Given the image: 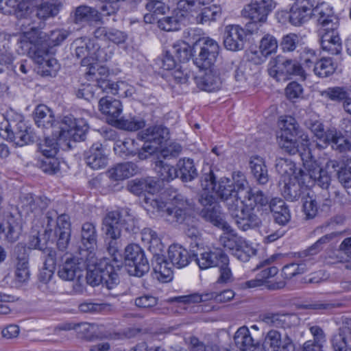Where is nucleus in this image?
I'll return each instance as SVG.
<instances>
[{"instance_id":"nucleus-41","label":"nucleus","mask_w":351,"mask_h":351,"mask_svg":"<svg viewBox=\"0 0 351 351\" xmlns=\"http://www.w3.org/2000/svg\"><path fill=\"white\" fill-rule=\"evenodd\" d=\"M168 257L171 264L178 268L186 267L194 258L186 249L178 245H172L169 247Z\"/></svg>"},{"instance_id":"nucleus-46","label":"nucleus","mask_w":351,"mask_h":351,"mask_svg":"<svg viewBox=\"0 0 351 351\" xmlns=\"http://www.w3.org/2000/svg\"><path fill=\"white\" fill-rule=\"evenodd\" d=\"M97 234L96 227L93 223L86 222L82 226L81 240L86 252L90 251V254L97 246Z\"/></svg>"},{"instance_id":"nucleus-51","label":"nucleus","mask_w":351,"mask_h":351,"mask_svg":"<svg viewBox=\"0 0 351 351\" xmlns=\"http://www.w3.org/2000/svg\"><path fill=\"white\" fill-rule=\"evenodd\" d=\"M21 232L22 226L20 222L13 216H10L4 224L1 233L4 234L5 240L7 242L13 243L19 239Z\"/></svg>"},{"instance_id":"nucleus-22","label":"nucleus","mask_w":351,"mask_h":351,"mask_svg":"<svg viewBox=\"0 0 351 351\" xmlns=\"http://www.w3.org/2000/svg\"><path fill=\"white\" fill-rule=\"evenodd\" d=\"M83 262V258L66 257L64 262L59 265L58 276L66 281H73L76 278H80L82 275Z\"/></svg>"},{"instance_id":"nucleus-19","label":"nucleus","mask_w":351,"mask_h":351,"mask_svg":"<svg viewBox=\"0 0 351 351\" xmlns=\"http://www.w3.org/2000/svg\"><path fill=\"white\" fill-rule=\"evenodd\" d=\"M274 0H251L242 11L243 16L255 21L265 22L268 15L276 8Z\"/></svg>"},{"instance_id":"nucleus-52","label":"nucleus","mask_w":351,"mask_h":351,"mask_svg":"<svg viewBox=\"0 0 351 351\" xmlns=\"http://www.w3.org/2000/svg\"><path fill=\"white\" fill-rule=\"evenodd\" d=\"M221 15V9L219 6L213 5L212 6L201 8V10L193 16L195 17L197 23H206L215 21L219 19Z\"/></svg>"},{"instance_id":"nucleus-60","label":"nucleus","mask_w":351,"mask_h":351,"mask_svg":"<svg viewBox=\"0 0 351 351\" xmlns=\"http://www.w3.org/2000/svg\"><path fill=\"white\" fill-rule=\"evenodd\" d=\"M258 49L261 50V52L269 56L276 53L278 49L277 40L274 36L267 34L261 38Z\"/></svg>"},{"instance_id":"nucleus-14","label":"nucleus","mask_w":351,"mask_h":351,"mask_svg":"<svg viewBox=\"0 0 351 351\" xmlns=\"http://www.w3.org/2000/svg\"><path fill=\"white\" fill-rule=\"evenodd\" d=\"M199 202L204 207L200 215L205 220L224 231H231V226L223 219L221 207L211 193L204 191L200 195Z\"/></svg>"},{"instance_id":"nucleus-61","label":"nucleus","mask_w":351,"mask_h":351,"mask_svg":"<svg viewBox=\"0 0 351 351\" xmlns=\"http://www.w3.org/2000/svg\"><path fill=\"white\" fill-rule=\"evenodd\" d=\"M79 310L85 313H98L110 311L111 305L108 303L84 302L79 305Z\"/></svg>"},{"instance_id":"nucleus-50","label":"nucleus","mask_w":351,"mask_h":351,"mask_svg":"<svg viewBox=\"0 0 351 351\" xmlns=\"http://www.w3.org/2000/svg\"><path fill=\"white\" fill-rule=\"evenodd\" d=\"M234 343L240 351L250 350L255 345L247 327H240L234 336Z\"/></svg>"},{"instance_id":"nucleus-18","label":"nucleus","mask_w":351,"mask_h":351,"mask_svg":"<svg viewBox=\"0 0 351 351\" xmlns=\"http://www.w3.org/2000/svg\"><path fill=\"white\" fill-rule=\"evenodd\" d=\"M12 260L14 267V279L21 284L29 280V254L23 243H18L14 247Z\"/></svg>"},{"instance_id":"nucleus-2","label":"nucleus","mask_w":351,"mask_h":351,"mask_svg":"<svg viewBox=\"0 0 351 351\" xmlns=\"http://www.w3.org/2000/svg\"><path fill=\"white\" fill-rule=\"evenodd\" d=\"M34 114L38 125L45 128L51 126L54 136L60 141H83L88 130L84 119H76L72 116H65L60 122L54 124L52 112L45 105H38L35 109Z\"/></svg>"},{"instance_id":"nucleus-49","label":"nucleus","mask_w":351,"mask_h":351,"mask_svg":"<svg viewBox=\"0 0 351 351\" xmlns=\"http://www.w3.org/2000/svg\"><path fill=\"white\" fill-rule=\"evenodd\" d=\"M178 176L184 182H190L197 177V171L194 162L190 158L179 160L176 165Z\"/></svg>"},{"instance_id":"nucleus-40","label":"nucleus","mask_w":351,"mask_h":351,"mask_svg":"<svg viewBox=\"0 0 351 351\" xmlns=\"http://www.w3.org/2000/svg\"><path fill=\"white\" fill-rule=\"evenodd\" d=\"M289 19L292 25L300 26L312 19V9L302 1H297L291 8Z\"/></svg>"},{"instance_id":"nucleus-13","label":"nucleus","mask_w":351,"mask_h":351,"mask_svg":"<svg viewBox=\"0 0 351 351\" xmlns=\"http://www.w3.org/2000/svg\"><path fill=\"white\" fill-rule=\"evenodd\" d=\"M124 261L131 276L141 277L149 270L144 251L138 245L130 244L125 247Z\"/></svg>"},{"instance_id":"nucleus-26","label":"nucleus","mask_w":351,"mask_h":351,"mask_svg":"<svg viewBox=\"0 0 351 351\" xmlns=\"http://www.w3.org/2000/svg\"><path fill=\"white\" fill-rule=\"evenodd\" d=\"M145 199L146 203H149L168 222H182L184 219L186 213L182 208L167 207L163 202L156 199L146 198Z\"/></svg>"},{"instance_id":"nucleus-62","label":"nucleus","mask_w":351,"mask_h":351,"mask_svg":"<svg viewBox=\"0 0 351 351\" xmlns=\"http://www.w3.org/2000/svg\"><path fill=\"white\" fill-rule=\"evenodd\" d=\"M134 143L135 141L132 139L120 141L116 144V146L114 147V150L120 156L130 155L134 156L136 154L138 155L140 149L130 147L131 145L134 146Z\"/></svg>"},{"instance_id":"nucleus-17","label":"nucleus","mask_w":351,"mask_h":351,"mask_svg":"<svg viewBox=\"0 0 351 351\" xmlns=\"http://www.w3.org/2000/svg\"><path fill=\"white\" fill-rule=\"evenodd\" d=\"M312 19L318 26V34L338 29L339 22L333 8L327 3L322 2L312 9Z\"/></svg>"},{"instance_id":"nucleus-16","label":"nucleus","mask_w":351,"mask_h":351,"mask_svg":"<svg viewBox=\"0 0 351 351\" xmlns=\"http://www.w3.org/2000/svg\"><path fill=\"white\" fill-rule=\"evenodd\" d=\"M84 72L87 80L95 81L102 92L112 95L119 94V84L107 79L109 71L106 66H100L97 62H93L91 64L86 67Z\"/></svg>"},{"instance_id":"nucleus-29","label":"nucleus","mask_w":351,"mask_h":351,"mask_svg":"<svg viewBox=\"0 0 351 351\" xmlns=\"http://www.w3.org/2000/svg\"><path fill=\"white\" fill-rule=\"evenodd\" d=\"M30 0H0V11L4 14H14L18 19H28Z\"/></svg>"},{"instance_id":"nucleus-10","label":"nucleus","mask_w":351,"mask_h":351,"mask_svg":"<svg viewBox=\"0 0 351 351\" xmlns=\"http://www.w3.org/2000/svg\"><path fill=\"white\" fill-rule=\"evenodd\" d=\"M304 124L325 145H330L333 149L339 152L350 149V144L336 129L332 128L324 131L323 124L318 119H306Z\"/></svg>"},{"instance_id":"nucleus-32","label":"nucleus","mask_w":351,"mask_h":351,"mask_svg":"<svg viewBox=\"0 0 351 351\" xmlns=\"http://www.w3.org/2000/svg\"><path fill=\"white\" fill-rule=\"evenodd\" d=\"M152 266L154 278L161 282H167L173 278L172 265L167 262L163 255L153 254Z\"/></svg>"},{"instance_id":"nucleus-43","label":"nucleus","mask_w":351,"mask_h":351,"mask_svg":"<svg viewBox=\"0 0 351 351\" xmlns=\"http://www.w3.org/2000/svg\"><path fill=\"white\" fill-rule=\"evenodd\" d=\"M145 8L146 12L144 14L143 19L145 23L152 24L158 20V15L165 14L167 9L162 0H146Z\"/></svg>"},{"instance_id":"nucleus-35","label":"nucleus","mask_w":351,"mask_h":351,"mask_svg":"<svg viewBox=\"0 0 351 351\" xmlns=\"http://www.w3.org/2000/svg\"><path fill=\"white\" fill-rule=\"evenodd\" d=\"M99 109L102 114L109 117L110 121L114 123L123 110L121 101L110 97H104L99 99Z\"/></svg>"},{"instance_id":"nucleus-53","label":"nucleus","mask_w":351,"mask_h":351,"mask_svg":"<svg viewBox=\"0 0 351 351\" xmlns=\"http://www.w3.org/2000/svg\"><path fill=\"white\" fill-rule=\"evenodd\" d=\"M62 7L58 0H50L43 3L37 8L36 15L39 19H46L56 16Z\"/></svg>"},{"instance_id":"nucleus-64","label":"nucleus","mask_w":351,"mask_h":351,"mask_svg":"<svg viewBox=\"0 0 351 351\" xmlns=\"http://www.w3.org/2000/svg\"><path fill=\"white\" fill-rule=\"evenodd\" d=\"M338 180L344 188H351V159H347L344 167L340 168Z\"/></svg>"},{"instance_id":"nucleus-9","label":"nucleus","mask_w":351,"mask_h":351,"mask_svg":"<svg viewBox=\"0 0 351 351\" xmlns=\"http://www.w3.org/2000/svg\"><path fill=\"white\" fill-rule=\"evenodd\" d=\"M138 138L144 141L138 152V158L145 160L156 153L160 145L169 138V131L162 125H154L139 132Z\"/></svg>"},{"instance_id":"nucleus-25","label":"nucleus","mask_w":351,"mask_h":351,"mask_svg":"<svg viewBox=\"0 0 351 351\" xmlns=\"http://www.w3.org/2000/svg\"><path fill=\"white\" fill-rule=\"evenodd\" d=\"M246 31L239 25H230L225 27L223 34L224 47L230 51H239L243 48Z\"/></svg>"},{"instance_id":"nucleus-27","label":"nucleus","mask_w":351,"mask_h":351,"mask_svg":"<svg viewBox=\"0 0 351 351\" xmlns=\"http://www.w3.org/2000/svg\"><path fill=\"white\" fill-rule=\"evenodd\" d=\"M34 60L40 66L39 72L43 76H56L60 69L57 60L47 51L37 49L34 53Z\"/></svg>"},{"instance_id":"nucleus-48","label":"nucleus","mask_w":351,"mask_h":351,"mask_svg":"<svg viewBox=\"0 0 351 351\" xmlns=\"http://www.w3.org/2000/svg\"><path fill=\"white\" fill-rule=\"evenodd\" d=\"M141 240L148 247V249L153 254H158L162 252L163 245L161 243L158 234L149 228H145L142 230Z\"/></svg>"},{"instance_id":"nucleus-31","label":"nucleus","mask_w":351,"mask_h":351,"mask_svg":"<svg viewBox=\"0 0 351 351\" xmlns=\"http://www.w3.org/2000/svg\"><path fill=\"white\" fill-rule=\"evenodd\" d=\"M302 184L306 187L309 186L302 182L300 176L279 180L282 195L287 200L291 202L295 201L300 197L302 193Z\"/></svg>"},{"instance_id":"nucleus-63","label":"nucleus","mask_w":351,"mask_h":351,"mask_svg":"<svg viewBox=\"0 0 351 351\" xmlns=\"http://www.w3.org/2000/svg\"><path fill=\"white\" fill-rule=\"evenodd\" d=\"M337 262L343 263L351 258V237L346 238L340 244L335 255Z\"/></svg>"},{"instance_id":"nucleus-15","label":"nucleus","mask_w":351,"mask_h":351,"mask_svg":"<svg viewBox=\"0 0 351 351\" xmlns=\"http://www.w3.org/2000/svg\"><path fill=\"white\" fill-rule=\"evenodd\" d=\"M192 257L201 269H206L210 267H217L220 263H228V256L221 249L199 247V243H196V250H192Z\"/></svg>"},{"instance_id":"nucleus-38","label":"nucleus","mask_w":351,"mask_h":351,"mask_svg":"<svg viewBox=\"0 0 351 351\" xmlns=\"http://www.w3.org/2000/svg\"><path fill=\"white\" fill-rule=\"evenodd\" d=\"M94 36L100 40L110 41L116 45L124 43L128 39V34L115 28L99 27L94 32Z\"/></svg>"},{"instance_id":"nucleus-3","label":"nucleus","mask_w":351,"mask_h":351,"mask_svg":"<svg viewBox=\"0 0 351 351\" xmlns=\"http://www.w3.org/2000/svg\"><path fill=\"white\" fill-rule=\"evenodd\" d=\"M280 129L278 137L279 146L287 153L294 155L300 153L302 160L311 154L308 150L309 138L292 117H285L279 121Z\"/></svg>"},{"instance_id":"nucleus-8","label":"nucleus","mask_w":351,"mask_h":351,"mask_svg":"<svg viewBox=\"0 0 351 351\" xmlns=\"http://www.w3.org/2000/svg\"><path fill=\"white\" fill-rule=\"evenodd\" d=\"M119 265L111 263L109 258L100 260L93 269H89L86 274V282L92 287L101 284L108 289L114 288L119 282L117 271Z\"/></svg>"},{"instance_id":"nucleus-20","label":"nucleus","mask_w":351,"mask_h":351,"mask_svg":"<svg viewBox=\"0 0 351 351\" xmlns=\"http://www.w3.org/2000/svg\"><path fill=\"white\" fill-rule=\"evenodd\" d=\"M264 346L267 351H294L295 344L288 334L276 329L269 330L265 337Z\"/></svg>"},{"instance_id":"nucleus-4","label":"nucleus","mask_w":351,"mask_h":351,"mask_svg":"<svg viewBox=\"0 0 351 351\" xmlns=\"http://www.w3.org/2000/svg\"><path fill=\"white\" fill-rule=\"evenodd\" d=\"M339 233L331 232L319 238L315 243L306 250L295 253V257L300 259L297 263H291L285 265L282 269V275L285 279L292 278L304 273L308 267L315 263V256L324 248V245L335 238Z\"/></svg>"},{"instance_id":"nucleus-55","label":"nucleus","mask_w":351,"mask_h":351,"mask_svg":"<svg viewBox=\"0 0 351 351\" xmlns=\"http://www.w3.org/2000/svg\"><path fill=\"white\" fill-rule=\"evenodd\" d=\"M337 64L331 58H323L313 67L315 74L320 77H326L336 70Z\"/></svg>"},{"instance_id":"nucleus-11","label":"nucleus","mask_w":351,"mask_h":351,"mask_svg":"<svg viewBox=\"0 0 351 351\" xmlns=\"http://www.w3.org/2000/svg\"><path fill=\"white\" fill-rule=\"evenodd\" d=\"M219 45L209 37L199 38L194 45L193 62L200 69L212 67L219 53Z\"/></svg>"},{"instance_id":"nucleus-36","label":"nucleus","mask_w":351,"mask_h":351,"mask_svg":"<svg viewBox=\"0 0 351 351\" xmlns=\"http://www.w3.org/2000/svg\"><path fill=\"white\" fill-rule=\"evenodd\" d=\"M100 326L96 324L88 322L77 323L75 332L78 338L88 341L106 338L108 335L103 334L100 331Z\"/></svg>"},{"instance_id":"nucleus-47","label":"nucleus","mask_w":351,"mask_h":351,"mask_svg":"<svg viewBox=\"0 0 351 351\" xmlns=\"http://www.w3.org/2000/svg\"><path fill=\"white\" fill-rule=\"evenodd\" d=\"M54 268L43 266L38 274V289L45 293H53L56 291V286L53 280Z\"/></svg>"},{"instance_id":"nucleus-23","label":"nucleus","mask_w":351,"mask_h":351,"mask_svg":"<svg viewBox=\"0 0 351 351\" xmlns=\"http://www.w3.org/2000/svg\"><path fill=\"white\" fill-rule=\"evenodd\" d=\"M234 296V291L230 289H227L220 293L213 292L202 295L193 293L188 295L179 296L175 298L173 300L182 303H199L211 300H214L218 302H226L232 300Z\"/></svg>"},{"instance_id":"nucleus-42","label":"nucleus","mask_w":351,"mask_h":351,"mask_svg":"<svg viewBox=\"0 0 351 351\" xmlns=\"http://www.w3.org/2000/svg\"><path fill=\"white\" fill-rule=\"evenodd\" d=\"M269 208L273 213L274 221L282 226L291 219V213L285 202L281 199L274 198L269 202Z\"/></svg>"},{"instance_id":"nucleus-33","label":"nucleus","mask_w":351,"mask_h":351,"mask_svg":"<svg viewBox=\"0 0 351 351\" xmlns=\"http://www.w3.org/2000/svg\"><path fill=\"white\" fill-rule=\"evenodd\" d=\"M204 70V74L196 77L197 86L200 89L208 92L219 90L222 82L217 71L212 67Z\"/></svg>"},{"instance_id":"nucleus-21","label":"nucleus","mask_w":351,"mask_h":351,"mask_svg":"<svg viewBox=\"0 0 351 351\" xmlns=\"http://www.w3.org/2000/svg\"><path fill=\"white\" fill-rule=\"evenodd\" d=\"M19 25L22 31V35L17 39V45L21 49V53L27 52L31 49L32 44L38 42L40 36V29L34 24H32L29 19H19Z\"/></svg>"},{"instance_id":"nucleus-6","label":"nucleus","mask_w":351,"mask_h":351,"mask_svg":"<svg viewBox=\"0 0 351 351\" xmlns=\"http://www.w3.org/2000/svg\"><path fill=\"white\" fill-rule=\"evenodd\" d=\"M121 228L127 232L136 233L139 229L138 221L128 208L107 213L103 218L101 227L106 237L119 239Z\"/></svg>"},{"instance_id":"nucleus-39","label":"nucleus","mask_w":351,"mask_h":351,"mask_svg":"<svg viewBox=\"0 0 351 351\" xmlns=\"http://www.w3.org/2000/svg\"><path fill=\"white\" fill-rule=\"evenodd\" d=\"M275 167L276 171L280 176V180L291 178L296 176L302 177V175L306 173V172H304L301 169H298L297 171L295 164L288 158H277ZM301 180H302V178H301Z\"/></svg>"},{"instance_id":"nucleus-5","label":"nucleus","mask_w":351,"mask_h":351,"mask_svg":"<svg viewBox=\"0 0 351 351\" xmlns=\"http://www.w3.org/2000/svg\"><path fill=\"white\" fill-rule=\"evenodd\" d=\"M0 119L3 120V125L1 127H4L2 137L8 141L20 147L34 141L31 128L27 126L21 114L10 110L5 114H1Z\"/></svg>"},{"instance_id":"nucleus-56","label":"nucleus","mask_w":351,"mask_h":351,"mask_svg":"<svg viewBox=\"0 0 351 351\" xmlns=\"http://www.w3.org/2000/svg\"><path fill=\"white\" fill-rule=\"evenodd\" d=\"M114 125L119 129L127 131H137L145 127V121L138 117H123L116 119Z\"/></svg>"},{"instance_id":"nucleus-24","label":"nucleus","mask_w":351,"mask_h":351,"mask_svg":"<svg viewBox=\"0 0 351 351\" xmlns=\"http://www.w3.org/2000/svg\"><path fill=\"white\" fill-rule=\"evenodd\" d=\"M260 320L270 327L290 328L297 324L298 317L295 314L280 312H266L259 316Z\"/></svg>"},{"instance_id":"nucleus-54","label":"nucleus","mask_w":351,"mask_h":351,"mask_svg":"<svg viewBox=\"0 0 351 351\" xmlns=\"http://www.w3.org/2000/svg\"><path fill=\"white\" fill-rule=\"evenodd\" d=\"M154 165V170L161 180L169 182L178 177V170L173 166L161 160H156Z\"/></svg>"},{"instance_id":"nucleus-58","label":"nucleus","mask_w":351,"mask_h":351,"mask_svg":"<svg viewBox=\"0 0 351 351\" xmlns=\"http://www.w3.org/2000/svg\"><path fill=\"white\" fill-rule=\"evenodd\" d=\"M170 51L180 62L189 60L191 55L190 46L184 41L174 43Z\"/></svg>"},{"instance_id":"nucleus-45","label":"nucleus","mask_w":351,"mask_h":351,"mask_svg":"<svg viewBox=\"0 0 351 351\" xmlns=\"http://www.w3.org/2000/svg\"><path fill=\"white\" fill-rule=\"evenodd\" d=\"M137 167L133 162L120 163L108 171V177L113 180H123L134 176Z\"/></svg>"},{"instance_id":"nucleus-1","label":"nucleus","mask_w":351,"mask_h":351,"mask_svg":"<svg viewBox=\"0 0 351 351\" xmlns=\"http://www.w3.org/2000/svg\"><path fill=\"white\" fill-rule=\"evenodd\" d=\"M201 186L206 192L210 191L222 201L226 202L230 215L235 224L242 231L258 228L261 220L255 212L257 205L265 206L267 197L261 191H253L247 187V181L241 171H234L232 180L221 178L217 182L216 167H204Z\"/></svg>"},{"instance_id":"nucleus-30","label":"nucleus","mask_w":351,"mask_h":351,"mask_svg":"<svg viewBox=\"0 0 351 351\" xmlns=\"http://www.w3.org/2000/svg\"><path fill=\"white\" fill-rule=\"evenodd\" d=\"M84 159L88 166L93 169H100L108 165V155L101 143H95L85 152Z\"/></svg>"},{"instance_id":"nucleus-7","label":"nucleus","mask_w":351,"mask_h":351,"mask_svg":"<svg viewBox=\"0 0 351 351\" xmlns=\"http://www.w3.org/2000/svg\"><path fill=\"white\" fill-rule=\"evenodd\" d=\"M311 158V156L308 155V158ZM304 162L306 173L302 175V182L307 186H312L316 183L318 186H324V187H329L330 183V178L332 173L340 171L339 162L336 160H329L326 165L325 168H321L315 161H309L307 159H304Z\"/></svg>"},{"instance_id":"nucleus-59","label":"nucleus","mask_w":351,"mask_h":351,"mask_svg":"<svg viewBox=\"0 0 351 351\" xmlns=\"http://www.w3.org/2000/svg\"><path fill=\"white\" fill-rule=\"evenodd\" d=\"M256 250L250 245L244 241L240 243V245L232 252V254L239 261L247 262L250 257L256 254Z\"/></svg>"},{"instance_id":"nucleus-12","label":"nucleus","mask_w":351,"mask_h":351,"mask_svg":"<svg viewBox=\"0 0 351 351\" xmlns=\"http://www.w3.org/2000/svg\"><path fill=\"white\" fill-rule=\"evenodd\" d=\"M269 75L280 80L281 77H287L291 75L299 76L302 80H305V72L296 60L285 59L283 56H277L270 60L268 64Z\"/></svg>"},{"instance_id":"nucleus-57","label":"nucleus","mask_w":351,"mask_h":351,"mask_svg":"<svg viewBox=\"0 0 351 351\" xmlns=\"http://www.w3.org/2000/svg\"><path fill=\"white\" fill-rule=\"evenodd\" d=\"M322 95L336 102H344L348 97V93L345 87H329L322 92Z\"/></svg>"},{"instance_id":"nucleus-28","label":"nucleus","mask_w":351,"mask_h":351,"mask_svg":"<svg viewBox=\"0 0 351 351\" xmlns=\"http://www.w3.org/2000/svg\"><path fill=\"white\" fill-rule=\"evenodd\" d=\"M75 56L81 59V66L86 67L94 62V41L88 38H79L75 40Z\"/></svg>"},{"instance_id":"nucleus-44","label":"nucleus","mask_w":351,"mask_h":351,"mask_svg":"<svg viewBox=\"0 0 351 351\" xmlns=\"http://www.w3.org/2000/svg\"><path fill=\"white\" fill-rule=\"evenodd\" d=\"M250 167L258 184L263 185L268 182V170L263 158L258 156H252L250 159Z\"/></svg>"},{"instance_id":"nucleus-34","label":"nucleus","mask_w":351,"mask_h":351,"mask_svg":"<svg viewBox=\"0 0 351 351\" xmlns=\"http://www.w3.org/2000/svg\"><path fill=\"white\" fill-rule=\"evenodd\" d=\"M318 35L324 51L332 55H337L341 52L342 46L338 29L322 32Z\"/></svg>"},{"instance_id":"nucleus-37","label":"nucleus","mask_w":351,"mask_h":351,"mask_svg":"<svg viewBox=\"0 0 351 351\" xmlns=\"http://www.w3.org/2000/svg\"><path fill=\"white\" fill-rule=\"evenodd\" d=\"M75 24L83 23L99 22L101 20V14L95 8L88 5L77 7L72 15Z\"/></svg>"}]
</instances>
